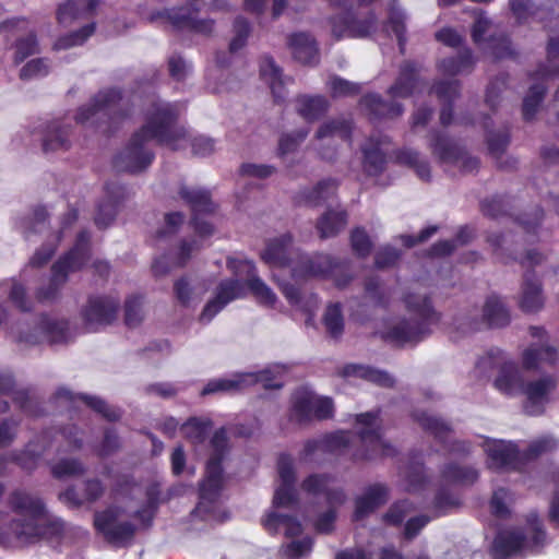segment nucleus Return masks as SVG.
<instances>
[{
  "label": "nucleus",
  "instance_id": "f257e3e1",
  "mask_svg": "<svg viewBox=\"0 0 559 559\" xmlns=\"http://www.w3.org/2000/svg\"><path fill=\"white\" fill-rule=\"evenodd\" d=\"M11 514L0 512V544L7 547L32 544L41 537L59 535L63 523L46 510L43 501L25 491L10 496Z\"/></svg>",
  "mask_w": 559,
  "mask_h": 559
},
{
  "label": "nucleus",
  "instance_id": "f03ea898",
  "mask_svg": "<svg viewBox=\"0 0 559 559\" xmlns=\"http://www.w3.org/2000/svg\"><path fill=\"white\" fill-rule=\"evenodd\" d=\"M174 112L170 104H154L147 115L146 123L133 134L129 144L117 155L115 167L119 171L139 173L147 168L154 154L150 142L156 140L170 150H181L186 134L180 129H173Z\"/></svg>",
  "mask_w": 559,
  "mask_h": 559
},
{
  "label": "nucleus",
  "instance_id": "7ed1b4c3",
  "mask_svg": "<svg viewBox=\"0 0 559 559\" xmlns=\"http://www.w3.org/2000/svg\"><path fill=\"white\" fill-rule=\"evenodd\" d=\"M143 496V489L139 485L119 489L114 504L95 514L96 530L110 543L122 544L129 540L134 530L147 525L153 515L155 501L152 497L144 501Z\"/></svg>",
  "mask_w": 559,
  "mask_h": 559
},
{
  "label": "nucleus",
  "instance_id": "20e7f679",
  "mask_svg": "<svg viewBox=\"0 0 559 559\" xmlns=\"http://www.w3.org/2000/svg\"><path fill=\"white\" fill-rule=\"evenodd\" d=\"M354 438L349 432L337 431L329 435L322 440L310 441L305 447L306 457L316 452H349L355 443L359 449L352 452L356 460H370L378 455L391 454V449L381 436L380 420L376 414L366 413L356 416Z\"/></svg>",
  "mask_w": 559,
  "mask_h": 559
},
{
  "label": "nucleus",
  "instance_id": "39448f33",
  "mask_svg": "<svg viewBox=\"0 0 559 559\" xmlns=\"http://www.w3.org/2000/svg\"><path fill=\"white\" fill-rule=\"evenodd\" d=\"M228 267L236 278L223 282L218 286L215 297L207 301L199 317L202 323H209L227 304L243 297L245 283L260 304L271 307L276 302V295L257 276L255 266L251 261L230 258Z\"/></svg>",
  "mask_w": 559,
  "mask_h": 559
},
{
  "label": "nucleus",
  "instance_id": "423d86ee",
  "mask_svg": "<svg viewBox=\"0 0 559 559\" xmlns=\"http://www.w3.org/2000/svg\"><path fill=\"white\" fill-rule=\"evenodd\" d=\"M290 243L292 238L289 235L271 239L262 253L263 261L271 267L283 269L290 266L292 276L295 280L307 276H332L335 284L340 287L348 283L349 278L343 280L340 276L341 265L334 262L328 254L299 257L298 261H293L290 258Z\"/></svg>",
  "mask_w": 559,
  "mask_h": 559
},
{
  "label": "nucleus",
  "instance_id": "0eeeda50",
  "mask_svg": "<svg viewBox=\"0 0 559 559\" xmlns=\"http://www.w3.org/2000/svg\"><path fill=\"white\" fill-rule=\"evenodd\" d=\"M404 302L409 318L390 319L380 331L383 338L401 345L421 341L439 320L426 295L407 294Z\"/></svg>",
  "mask_w": 559,
  "mask_h": 559
},
{
  "label": "nucleus",
  "instance_id": "6e6552de",
  "mask_svg": "<svg viewBox=\"0 0 559 559\" xmlns=\"http://www.w3.org/2000/svg\"><path fill=\"white\" fill-rule=\"evenodd\" d=\"M212 455L206 464L205 477L200 485V502L194 512L203 520L222 521L225 514L218 503L219 491L223 488L224 476L221 467L227 438L224 429L216 431L211 439Z\"/></svg>",
  "mask_w": 559,
  "mask_h": 559
},
{
  "label": "nucleus",
  "instance_id": "1a4fd4ad",
  "mask_svg": "<svg viewBox=\"0 0 559 559\" xmlns=\"http://www.w3.org/2000/svg\"><path fill=\"white\" fill-rule=\"evenodd\" d=\"M476 368L480 373H486L492 369L497 370L493 386L501 394L515 396L523 392L524 380L518 365L508 359L502 352H489L479 358Z\"/></svg>",
  "mask_w": 559,
  "mask_h": 559
},
{
  "label": "nucleus",
  "instance_id": "9d476101",
  "mask_svg": "<svg viewBox=\"0 0 559 559\" xmlns=\"http://www.w3.org/2000/svg\"><path fill=\"white\" fill-rule=\"evenodd\" d=\"M283 372L284 368L275 366L259 372L236 373L227 378L213 379L203 388L202 394L236 392L255 383H262L266 389L281 388L280 377Z\"/></svg>",
  "mask_w": 559,
  "mask_h": 559
},
{
  "label": "nucleus",
  "instance_id": "9b49d317",
  "mask_svg": "<svg viewBox=\"0 0 559 559\" xmlns=\"http://www.w3.org/2000/svg\"><path fill=\"white\" fill-rule=\"evenodd\" d=\"M545 540V532L536 514L526 520L525 530L508 528L498 534L493 543V551L499 556H509L526 547H535Z\"/></svg>",
  "mask_w": 559,
  "mask_h": 559
},
{
  "label": "nucleus",
  "instance_id": "f8f14e48",
  "mask_svg": "<svg viewBox=\"0 0 559 559\" xmlns=\"http://www.w3.org/2000/svg\"><path fill=\"white\" fill-rule=\"evenodd\" d=\"M332 414L333 403L329 397L319 396L306 390L296 392L293 397L292 416L300 423L325 419Z\"/></svg>",
  "mask_w": 559,
  "mask_h": 559
},
{
  "label": "nucleus",
  "instance_id": "ddd939ff",
  "mask_svg": "<svg viewBox=\"0 0 559 559\" xmlns=\"http://www.w3.org/2000/svg\"><path fill=\"white\" fill-rule=\"evenodd\" d=\"M119 302L112 297L91 298L82 311L87 331H97L110 324L117 316Z\"/></svg>",
  "mask_w": 559,
  "mask_h": 559
},
{
  "label": "nucleus",
  "instance_id": "4468645a",
  "mask_svg": "<svg viewBox=\"0 0 559 559\" xmlns=\"http://www.w3.org/2000/svg\"><path fill=\"white\" fill-rule=\"evenodd\" d=\"M88 235L82 233L74 246V248L70 251V253L63 259L59 260L52 266V277L51 282L55 287L62 284L69 272L76 271L85 265L88 255L87 250Z\"/></svg>",
  "mask_w": 559,
  "mask_h": 559
},
{
  "label": "nucleus",
  "instance_id": "2eb2a0df",
  "mask_svg": "<svg viewBox=\"0 0 559 559\" xmlns=\"http://www.w3.org/2000/svg\"><path fill=\"white\" fill-rule=\"evenodd\" d=\"M120 93L116 90L99 92L88 104L81 107L75 116L80 123L96 122L115 111L120 100Z\"/></svg>",
  "mask_w": 559,
  "mask_h": 559
},
{
  "label": "nucleus",
  "instance_id": "dca6fc26",
  "mask_svg": "<svg viewBox=\"0 0 559 559\" xmlns=\"http://www.w3.org/2000/svg\"><path fill=\"white\" fill-rule=\"evenodd\" d=\"M1 29L12 32L13 34L26 33L25 36H21L15 43V63L22 62L24 59L38 51L36 35L27 21L23 19L9 20L1 25Z\"/></svg>",
  "mask_w": 559,
  "mask_h": 559
},
{
  "label": "nucleus",
  "instance_id": "f3484780",
  "mask_svg": "<svg viewBox=\"0 0 559 559\" xmlns=\"http://www.w3.org/2000/svg\"><path fill=\"white\" fill-rule=\"evenodd\" d=\"M180 195L190 204L194 213L193 224L195 231L201 237L212 235L214 230L212 224L199 221V214L210 213L214 210V204L211 201L210 194L203 190L182 188L180 190Z\"/></svg>",
  "mask_w": 559,
  "mask_h": 559
},
{
  "label": "nucleus",
  "instance_id": "a211bd4d",
  "mask_svg": "<svg viewBox=\"0 0 559 559\" xmlns=\"http://www.w3.org/2000/svg\"><path fill=\"white\" fill-rule=\"evenodd\" d=\"M278 476L281 484L275 490L273 507L287 508L296 500L293 461L288 455H282L278 460Z\"/></svg>",
  "mask_w": 559,
  "mask_h": 559
},
{
  "label": "nucleus",
  "instance_id": "6ab92c4d",
  "mask_svg": "<svg viewBox=\"0 0 559 559\" xmlns=\"http://www.w3.org/2000/svg\"><path fill=\"white\" fill-rule=\"evenodd\" d=\"M207 290L209 283L194 276L180 277L174 284L176 300L186 308L197 307Z\"/></svg>",
  "mask_w": 559,
  "mask_h": 559
},
{
  "label": "nucleus",
  "instance_id": "aec40b11",
  "mask_svg": "<svg viewBox=\"0 0 559 559\" xmlns=\"http://www.w3.org/2000/svg\"><path fill=\"white\" fill-rule=\"evenodd\" d=\"M487 454V464L492 469L513 466L519 459L516 444L503 440H485L483 444Z\"/></svg>",
  "mask_w": 559,
  "mask_h": 559
},
{
  "label": "nucleus",
  "instance_id": "412c9836",
  "mask_svg": "<svg viewBox=\"0 0 559 559\" xmlns=\"http://www.w3.org/2000/svg\"><path fill=\"white\" fill-rule=\"evenodd\" d=\"M374 24L372 15L361 20L353 16L350 13H345L332 20V33L337 38L364 37L374 29Z\"/></svg>",
  "mask_w": 559,
  "mask_h": 559
},
{
  "label": "nucleus",
  "instance_id": "4be33fe9",
  "mask_svg": "<svg viewBox=\"0 0 559 559\" xmlns=\"http://www.w3.org/2000/svg\"><path fill=\"white\" fill-rule=\"evenodd\" d=\"M556 388V381L551 377L542 378L530 382L524 386L526 395V412L532 415L540 414L544 406L549 402L550 394Z\"/></svg>",
  "mask_w": 559,
  "mask_h": 559
},
{
  "label": "nucleus",
  "instance_id": "5701e85b",
  "mask_svg": "<svg viewBox=\"0 0 559 559\" xmlns=\"http://www.w3.org/2000/svg\"><path fill=\"white\" fill-rule=\"evenodd\" d=\"M331 483L332 480L324 475H311L304 480L301 489L307 495L322 496L332 508H335L345 502L346 496L343 490L334 489Z\"/></svg>",
  "mask_w": 559,
  "mask_h": 559
},
{
  "label": "nucleus",
  "instance_id": "b1692460",
  "mask_svg": "<svg viewBox=\"0 0 559 559\" xmlns=\"http://www.w3.org/2000/svg\"><path fill=\"white\" fill-rule=\"evenodd\" d=\"M96 4L97 0H69L58 8L57 21L63 27L71 26L88 17Z\"/></svg>",
  "mask_w": 559,
  "mask_h": 559
},
{
  "label": "nucleus",
  "instance_id": "393cba45",
  "mask_svg": "<svg viewBox=\"0 0 559 559\" xmlns=\"http://www.w3.org/2000/svg\"><path fill=\"white\" fill-rule=\"evenodd\" d=\"M386 498L388 491L383 485L376 484L368 487L366 491L356 499L354 519L356 521L362 520L384 503Z\"/></svg>",
  "mask_w": 559,
  "mask_h": 559
},
{
  "label": "nucleus",
  "instance_id": "a878e982",
  "mask_svg": "<svg viewBox=\"0 0 559 559\" xmlns=\"http://www.w3.org/2000/svg\"><path fill=\"white\" fill-rule=\"evenodd\" d=\"M293 57L304 63L311 64L318 62L319 52L316 40L307 33H295L288 39Z\"/></svg>",
  "mask_w": 559,
  "mask_h": 559
},
{
  "label": "nucleus",
  "instance_id": "bb28decb",
  "mask_svg": "<svg viewBox=\"0 0 559 559\" xmlns=\"http://www.w3.org/2000/svg\"><path fill=\"white\" fill-rule=\"evenodd\" d=\"M261 79L270 86L275 100H282L286 96V81L280 68L270 57H264L260 64Z\"/></svg>",
  "mask_w": 559,
  "mask_h": 559
},
{
  "label": "nucleus",
  "instance_id": "cd10ccee",
  "mask_svg": "<svg viewBox=\"0 0 559 559\" xmlns=\"http://www.w3.org/2000/svg\"><path fill=\"white\" fill-rule=\"evenodd\" d=\"M520 308L527 313L539 311L544 306V296L540 283L537 280L525 276L519 297Z\"/></svg>",
  "mask_w": 559,
  "mask_h": 559
},
{
  "label": "nucleus",
  "instance_id": "c85d7f7f",
  "mask_svg": "<svg viewBox=\"0 0 559 559\" xmlns=\"http://www.w3.org/2000/svg\"><path fill=\"white\" fill-rule=\"evenodd\" d=\"M38 330L40 335L51 343L66 342L71 337L68 322L57 317H41L38 322Z\"/></svg>",
  "mask_w": 559,
  "mask_h": 559
},
{
  "label": "nucleus",
  "instance_id": "c756f323",
  "mask_svg": "<svg viewBox=\"0 0 559 559\" xmlns=\"http://www.w3.org/2000/svg\"><path fill=\"white\" fill-rule=\"evenodd\" d=\"M510 321V314L503 301L497 296L486 299L481 310V324L488 326H504Z\"/></svg>",
  "mask_w": 559,
  "mask_h": 559
},
{
  "label": "nucleus",
  "instance_id": "7c9ffc66",
  "mask_svg": "<svg viewBox=\"0 0 559 559\" xmlns=\"http://www.w3.org/2000/svg\"><path fill=\"white\" fill-rule=\"evenodd\" d=\"M197 10L190 8H180L174 10L170 14V20L179 28H191L202 34L211 33L213 28V22L206 20L197 19Z\"/></svg>",
  "mask_w": 559,
  "mask_h": 559
},
{
  "label": "nucleus",
  "instance_id": "2f4dec72",
  "mask_svg": "<svg viewBox=\"0 0 559 559\" xmlns=\"http://www.w3.org/2000/svg\"><path fill=\"white\" fill-rule=\"evenodd\" d=\"M263 526L270 533L284 531L288 537L298 535L301 532V525L295 519L285 515L278 511H271L262 521Z\"/></svg>",
  "mask_w": 559,
  "mask_h": 559
},
{
  "label": "nucleus",
  "instance_id": "473e14b6",
  "mask_svg": "<svg viewBox=\"0 0 559 559\" xmlns=\"http://www.w3.org/2000/svg\"><path fill=\"white\" fill-rule=\"evenodd\" d=\"M364 168L369 175H378L385 163L384 142L370 139L364 146Z\"/></svg>",
  "mask_w": 559,
  "mask_h": 559
},
{
  "label": "nucleus",
  "instance_id": "72a5a7b5",
  "mask_svg": "<svg viewBox=\"0 0 559 559\" xmlns=\"http://www.w3.org/2000/svg\"><path fill=\"white\" fill-rule=\"evenodd\" d=\"M556 350L540 343L531 345L522 354V366L526 370L537 369L543 362L552 364L556 360Z\"/></svg>",
  "mask_w": 559,
  "mask_h": 559
},
{
  "label": "nucleus",
  "instance_id": "f704fd0d",
  "mask_svg": "<svg viewBox=\"0 0 559 559\" xmlns=\"http://www.w3.org/2000/svg\"><path fill=\"white\" fill-rule=\"evenodd\" d=\"M335 190L336 182L334 180H323L316 187L300 191L297 197V202L309 206H317L331 198Z\"/></svg>",
  "mask_w": 559,
  "mask_h": 559
},
{
  "label": "nucleus",
  "instance_id": "c9c22d12",
  "mask_svg": "<svg viewBox=\"0 0 559 559\" xmlns=\"http://www.w3.org/2000/svg\"><path fill=\"white\" fill-rule=\"evenodd\" d=\"M350 129L349 121L345 119L323 123L316 135L318 147H322L325 143L330 144L336 139L346 140L350 133Z\"/></svg>",
  "mask_w": 559,
  "mask_h": 559
},
{
  "label": "nucleus",
  "instance_id": "e433bc0d",
  "mask_svg": "<svg viewBox=\"0 0 559 559\" xmlns=\"http://www.w3.org/2000/svg\"><path fill=\"white\" fill-rule=\"evenodd\" d=\"M199 249V245L193 241L192 243L183 242L179 249V252L176 258L162 257L155 260L153 264V270L156 275H164L170 271L173 266L183 265L191 253Z\"/></svg>",
  "mask_w": 559,
  "mask_h": 559
},
{
  "label": "nucleus",
  "instance_id": "4c0bfd02",
  "mask_svg": "<svg viewBox=\"0 0 559 559\" xmlns=\"http://www.w3.org/2000/svg\"><path fill=\"white\" fill-rule=\"evenodd\" d=\"M419 81L415 74V69L411 63L404 66L396 83L390 88L392 98H403L413 95Z\"/></svg>",
  "mask_w": 559,
  "mask_h": 559
},
{
  "label": "nucleus",
  "instance_id": "58836bf2",
  "mask_svg": "<svg viewBox=\"0 0 559 559\" xmlns=\"http://www.w3.org/2000/svg\"><path fill=\"white\" fill-rule=\"evenodd\" d=\"M296 110L306 120H314L323 115L328 108V103L322 96H299L296 99Z\"/></svg>",
  "mask_w": 559,
  "mask_h": 559
},
{
  "label": "nucleus",
  "instance_id": "ea45409f",
  "mask_svg": "<svg viewBox=\"0 0 559 559\" xmlns=\"http://www.w3.org/2000/svg\"><path fill=\"white\" fill-rule=\"evenodd\" d=\"M280 285L284 296L292 306L309 314L317 309L318 301L314 295H301L299 289L290 284L281 283Z\"/></svg>",
  "mask_w": 559,
  "mask_h": 559
},
{
  "label": "nucleus",
  "instance_id": "a19ab883",
  "mask_svg": "<svg viewBox=\"0 0 559 559\" xmlns=\"http://www.w3.org/2000/svg\"><path fill=\"white\" fill-rule=\"evenodd\" d=\"M345 374L347 377H355L365 379L367 381L377 383L383 386H391L393 384L392 377L378 369H373L368 366L350 365L345 368Z\"/></svg>",
  "mask_w": 559,
  "mask_h": 559
},
{
  "label": "nucleus",
  "instance_id": "79ce46f5",
  "mask_svg": "<svg viewBox=\"0 0 559 559\" xmlns=\"http://www.w3.org/2000/svg\"><path fill=\"white\" fill-rule=\"evenodd\" d=\"M432 146L433 153L438 155L441 160L454 164H461L462 162V166L466 167V157L464 156L463 152L449 139L438 135Z\"/></svg>",
  "mask_w": 559,
  "mask_h": 559
},
{
  "label": "nucleus",
  "instance_id": "37998d69",
  "mask_svg": "<svg viewBox=\"0 0 559 559\" xmlns=\"http://www.w3.org/2000/svg\"><path fill=\"white\" fill-rule=\"evenodd\" d=\"M346 225L344 211H328L318 222L317 228L322 238L335 236Z\"/></svg>",
  "mask_w": 559,
  "mask_h": 559
},
{
  "label": "nucleus",
  "instance_id": "c03bdc74",
  "mask_svg": "<svg viewBox=\"0 0 559 559\" xmlns=\"http://www.w3.org/2000/svg\"><path fill=\"white\" fill-rule=\"evenodd\" d=\"M68 144V131L58 122L47 126L43 136V150L45 152H56L64 148Z\"/></svg>",
  "mask_w": 559,
  "mask_h": 559
},
{
  "label": "nucleus",
  "instance_id": "a18cd8bd",
  "mask_svg": "<svg viewBox=\"0 0 559 559\" xmlns=\"http://www.w3.org/2000/svg\"><path fill=\"white\" fill-rule=\"evenodd\" d=\"M170 107H171V110L174 112V119H173V122H171V128L173 129H180L186 134V141L182 143L183 144L182 148H185L187 146L188 142H190L193 155L200 156V157H205V156L211 155L214 152V150H215L214 141L212 139L203 136V135H198V136H194L192 140H190V136H188L187 131L183 128L177 127L175 124V119H176V116H177V111H176L174 105L170 104Z\"/></svg>",
  "mask_w": 559,
  "mask_h": 559
},
{
  "label": "nucleus",
  "instance_id": "49530a36",
  "mask_svg": "<svg viewBox=\"0 0 559 559\" xmlns=\"http://www.w3.org/2000/svg\"><path fill=\"white\" fill-rule=\"evenodd\" d=\"M104 487L99 480L93 479L85 484L84 493L82 497L78 496L73 489H69L62 493L64 501L71 502L75 506L83 503L84 501H95L102 497Z\"/></svg>",
  "mask_w": 559,
  "mask_h": 559
},
{
  "label": "nucleus",
  "instance_id": "de8ad7c7",
  "mask_svg": "<svg viewBox=\"0 0 559 559\" xmlns=\"http://www.w3.org/2000/svg\"><path fill=\"white\" fill-rule=\"evenodd\" d=\"M325 331L332 337H338L344 331V317L340 304H331L323 314Z\"/></svg>",
  "mask_w": 559,
  "mask_h": 559
},
{
  "label": "nucleus",
  "instance_id": "09e8293b",
  "mask_svg": "<svg viewBox=\"0 0 559 559\" xmlns=\"http://www.w3.org/2000/svg\"><path fill=\"white\" fill-rule=\"evenodd\" d=\"M361 105L369 110L371 115L374 116H389V117H395L402 114L403 109L400 105H392L389 106L382 99L376 95H367L364 99Z\"/></svg>",
  "mask_w": 559,
  "mask_h": 559
},
{
  "label": "nucleus",
  "instance_id": "8fccbe9b",
  "mask_svg": "<svg viewBox=\"0 0 559 559\" xmlns=\"http://www.w3.org/2000/svg\"><path fill=\"white\" fill-rule=\"evenodd\" d=\"M183 436L193 443L203 442L211 429L209 419L191 418L181 426Z\"/></svg>",
  "mask_w": 559,
  "mask_h": 559
},
{
  "label": "nucleus",
  "instance_id": "3c124183",
  "mask_svg": "<svg viewBox=\"0 0 559 559\" xmlns=\"http://www.w3.org/2000/svg\"><path fill=\"white\" fill-rule=\"evenodd\" d=\"M478 473L472 467L450 465L443 472V478L451 484H472L477 479Z\"/></svg>",
  "mask_w": 559,
  "mask_h": 559
},
{
  "label": "nucleus",
  "instance_id": "603ef678",
  "mask_svg": "<svg viewBox=\"0 0 559 559\" xmlns=\"http://www.w3.org/2000/svg\"><path fill=\"white\" fill-rule=\"evenodd\" d=\"M95 31V25L93 23H88L84 25L82 28H80L76 32H73L67 36L60 37L56 44V49H68L74 46L82 45L87 40L88 37L92 36V34Z\"/></svg>",
  "mask_w": 559,
  "mask_h": 559
},
{
  "label": "nucleus",
  "instance_id": "864d4df0",
  "mask_svg": "<svg viewBox=\"0 0 559 559\" xmlns=\"http://www.w3.org/2000/svg\"><path fill=\"white\" fill-rule=\"evenodd\" d=\"M419 424L427 430L431 431L436 438L442 442L450 437V427L441 419L423 413L417 417Z\"/></svg>",
  "mask_w": 559,
  "mask_h": 559
},
{
  "label": "nucleus",
  "instance_id": "5fc2aeb1",
  "mask_svg": "<svg viewBox=\"0 0 559 559\" xmlns=\"http://www.w3.org/2000/svg\"><path fill=\"white\" fill-rule=\"evenodd\" d=\"M44 451L41 444L32 442L26 447L25 451L16 457V461L22 468L32 471L41 462Z\"/></svg>",
  "mask_w": 559,
  "mask_h": 559
},
{
  "label": "nucleus",
  "instance_id": "6e6d98bb",
  "mask_svg": "<svg viewBox=\"0 0 559 559\" xmlns=\"http://www.w3.org/2000/svg\"><path fill=\"white\" fill-rule=\"evenodd\" d=\"M544 92V86L539 84H536L530 88V92L523 100V118L525 120L530 121L535 117Z\"/></svg>",
  "mask_w": 559,
  "mask_h": 559
},
{
  "label": "nucleus",
  "instance_id": "4d7b16f0",
  "mask_svg": "<svg viewBox=\"0 0 559 559\" xmlns=\"http://www.w3.org/2000/svg\"><path fill=\"white\" fill-rule=\"evenodd\" d=\"M397 160L403 164L415 168L417 175L421 179L429 178V166L426 162L421 160L417 152L412 150H404L397 154Z\"/></svg>",
  "mask_w": 559,
  "mask_h": 559
},
{
  "label": "nucleus",
  "instance_id": "13d9d810",
  "mask_svg": "<svg viewBox=\"0 0 559 559\" xmlns=\"http://www.w3.org/2000/svg\"><path fill=\"white\" fill-rule=\"evenodd\" d=\"M83 472L84 466L79 461L72 459H60L51 465V473L58 478L80 475Z\"/></svg>",
  "mask_w": 559,
  "mask_h": 559
},
{
  "label": "nucleus",
  "instance_id": "bf43d9fd",
  "mask_svg": "<svg viewBox=\"0 0 559 559\" xmlns=\"http://www.w3.org/2000/svg\"><path fill=\"white\" fill-rule=\"evenodd\" d=\"M512 502L513 496L504 488H499L492 495L490 507L496 515L506 516L510 512Z\"/></svg>",
  "mask_w": 559,
  "mask_h": 559
},
{
  "label": "nucleus",
  "instance_id": "052dcab7",
  "mask_svg": "<svg viewBox=\"0 0 559 559\" xmlns=\"http://www.w3.org/2000/svg\"><path fill=\"white\" fill-rule=\"evenodd\" d=\"M170 465L171 472L176 476H180L187 474L189 476H193L195 473L194 466L187 465V457L181 445L176 447L170 455Z\"/></svg>",
  "mask_w": 559,
  "mask_h": 559
},
{
  "label": "nucleus",
  "instance_id": "680f3d73",
  "mask_svg": "<svg viewBox=\"0 0 559 559\" xmlns=\"http://www.w3.org/2000/svg\"><path fill=\"white\" fill-rule=\"evenodd\" d=\"M76 399L81 400L87 406L100 413L105 418L109 420H116L120 417V412L117 408L107 405L103 400L98 397L80 395Z\"/></svg>",
  "mask_w": 559,
  "mask_h": 559
},
{
  "label": "nucleus",
  "instance_id": "e2e57ef3",
  "mask_svg": "<svg viewBox=\"0 0 559 559\" xmlns=\"http://www.w3.org/2000/svg\"><path fill=\"white\" fill-rule=\"evenodd\" d=\"M49 63L45 59H34L27 62L20 71V78L23 80H32L48 74Z\"/></svg>",
  "mask_w": 559,
  "mask_h": 559
},
{
  "label": "nucleus",
  "instance_id": "0e129e2a",
  "mask_svg": "<svg viewBox=\"0 0 559 559\" xmlns=\"http://www.w3.org/2000/svg\"><path fill=\"white\" fill-rule=\"evenodd\" d=\"M413 511L412 504L407 501H401L393 504L390 510L384 514V522L389 525L401 524L406 516Z\"/></svg>",
  "mask_w": 559,
  "mask_h": 559
},
{
  "label": "nucleus",
  "instance_id": "69168bd1",
  "mask_svg": "<svg viewBox=\"0 0 559 559\" xmlns=\"http://www.w3.org/2000/svg\"><path fill=\"white\" fill-rule=\"evenodd\" d=\"M142 299L140 297L129 298L126 302V324L134 328L142 321Z\"/></svg>",
  "mask_w": 559,
  "mask_h": 559
},
{
  "label": "nucleus",
  "instance_id": "338daca9",
  "mask_svg": "<svg viewBox=\"0 0 559 559\" xmlns=\"http://www.w3.org/2000/svg\"><path fill=\"white\" fill-rule=\"evenodd\" d=\"M312 548V542L310 538H304L301 540H293L283 548V556L287 559H300Z\"/></svg>",
  "mask_w": 559,
  "mask_h": 559
},
{
  "label": "nucleus",
  "instance_id": "774afa93",
  "mask_svg": "<svg viewBox=\"0 0 559 559\" xmlns=\"http://www.w3.org/2000/svg\"><path fill=\"white\" fill-rule=\"evenodd\" d=\"M329 88L333 96H348L359 92V85L349 81L333 76L329 81Z\"/></svg>",
  "mask_w": 559,
  "mask_h": 559
}]
</instances>
